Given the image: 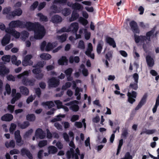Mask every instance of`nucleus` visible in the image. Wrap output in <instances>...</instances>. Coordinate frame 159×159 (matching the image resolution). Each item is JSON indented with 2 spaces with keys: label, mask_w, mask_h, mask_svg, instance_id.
Segmentation results:
<instances>
[{
  "label": "nucleus",
  "mask_w": 159,
  "mask_h": 159,
  "mask_svg": "<svg viewBox=\"0 0 159 159\" xmlns=\"http://www.w3.org/2000/svg\"><path fill=\"white\" fill-rule=\"evenodd\" d=\"M73 71V70L72 69L69 68L66 70L64 73L66 74V76H68V75H71Z\"/></svg>",
  "instance_id": "obj_57"
},
{
  "label": "nucleus",
  "mask_w": 159,
  "mask_h": 159,
  "mask_svg": "<svg viewBox=\"0 0 159 159\" xmlns=\"http://www.w3.org/2000/svg\"><path fill=\"white\" fill-rule=\"evenodd\" d=\"M82 91V89L78 87H76L75 89V95L77 97L76 99L78 100H80L81 98L80 93V92Z\"/></svg>",
  "instance_id": "obj_31"
},
{
  "label": "nucleus",
  "mask_w": 159,
  "mask_h": 159,
  "mask_svg": "<svg viewBox=\"0 0 159 159\" xmlns=\"http://www.w3.org/2000/svg\"><path fill=\"white\" fill-rule=\"evenodd\" d=\"M129 25L135 34L139 33V30L138 27L137 23L134 21H131Z\"/></svg>",
  "instance_id": "obj_16"
},
{
  "label": "nucleus",
  "mask_w": 159,
  "mask_h": 159,
  "mask_svg": "<svg viewBox=\"0 0 159 159\" xmlns=\"http://www.w3.org/2000/svg\"><path fill=\"white\" fill-rule=\"evenodd\" d=\"M9 72V69L5 66H0V75H4Z\"/></svg>",
  "instance_id": "obj_22"
},
{
  "label": "nucleus",
  "mask_w": 159,
  "mask_h": 159,
  "mask_svg": "<svg viewBox=\"0 0 159 159\" xmlns=\"http://www.w3.org/2000/svg\"><path fill=\"white\" fill-rule=\"evenodd\" d=\"M30 70L25 71L23 73L20 74L17 76V77L19 79H22V83L23 84L25 85H33L34 84L35 80H28L25 76H28Z\"/></svg>",
  "instance_id": "obj_2"
},
{
  "label": "nucleus",
  "mask_w": 159,
  "mask_h": 159,
  "mask_svg": "<svg viewBox=\"0 0 159 159\" xmlns=\"http://www.w3.org/2000/svg\"><path fill=\"white\" fill-rule=\"evenodd\" d=\"M77 47L81 49H84L85 48L84 42L82 40H80L78 43Z\"/></svg>",
  "instance_id": "obj_44"
},
{
  "label": "nucleus",
  "mask_w": 159,
  "mask_h": 159,
  "mask_svg": "<svg viewBox=\"0 0 159 159\" xmlns=\"http://www.w3.org/2000/svg\"><path fill=\"white\" fill-rule=\"evenodd\" d=\"M10 35H11L10 34L7 33L4 36L1 41L2 45L5 46L9 43L11 39Z\"/></svg>",
  "instance_id": "obj_17"
},
{
  "label": "nucleus",
  "mask_w": 159,
  "mask_h": 159,
  "mask_svg": "<svg viewBox=\"0 0 159 159\" xmlns=\"http://www.w3.org/2000/svg\"><path fill=\"white\" fill-rule=\"evenodd\" d=\"M42 105L45 107L47 106L48 108H50L54 106V103L52 101L47 102H42Z\"/></svg>",
  "instance_id": "obj_33"
},
{
  "label": "nucleus",
  "mask_w": 159,
  "mask_h": 159,
  "mask_svg": "<svg viewBox=\"0 0 159 159\" xmlns=\"http://www.w3.org/2000/svg\"><path fill=\"white\" fill-rule=\"evenodd\" d=\"M6 90L7 92V93L8 94H9L11 93V89L10 85L8 84H7L5 87Z\"/></svg>",
  "instance_id": "obj_61"
},
{
  "label": "nucleus",
  "mask_w": 159,
  "mask_h": 159,
  "mask_svg": "<svg viewBox=\"0 0 159 159\" xmlns=\"http://www.w3.org/2000/svg\"><path fill=\"white\" fill-rule=\"evenodd\" d=\"M146 100V98L144 97H143L140 103L139 104V105L137 106L136 107L135 110H138L145 103Z\"/></svg>",
  "instance_id": "obj_45"
},
{
  "label": "nucleus",
  "mask_w": 159,
  "mask_h": 159,
  "mask_svg": "<svg viewBox=\"0 0 159 159\" xmlns=\"http://www.w3.org/2000/svg\"><path fill=\"white\" fill-rule=\"evenodd\" d=\"M5 144L7 148L11 147L13 148L15 146V143L14 140H11L9 143L6 142Z\"/></svg>",
  "instance_id": "obj_41"
},
{
  "label": "nucleus",
  "mask_w": 159,
  "mask_h": 159,
  "mask_svg": "<svg viewBox=\"0 0 159 159\" xmlns=\"http://www.w3.org/2000/svg\"><path fill=\"white\" fill-rule=\"evenodd\" d=\"M138 83L134 82V83H132L130 84L129 86L130 89L132 88L134 90H136L138 88Z\"/></svg>",
  "instance_id": "obj_53"
},
{
  "label": "nucleus",
  "mask_w": 159,
  "mask_h": 159,
  "mask_svg": "<svg viewBox=\"0 0 159 159\" xmlns=\"http://www.w3.org/2000/svg\"><path fill=\"white\" fill-rule=\"evenodd\" d=\"M47 143L46 140H43L40 141L38 143V146L40 148H42L46 146Z\"/></svg>",
  "instance_id": "obj_49"
},
{
  "label": "nucleus",
  "mask_w": 159,
  "mask_h": 159,
  "mask_svg": "<svg viewBox=\"0 0 159 159\" xmlns=\"http://www.w3.org/2000/svg\"><path fill=\"white\" fill-rule=\"evenodd\" d=\"M80 70L82 71L83 75L85 76H88L89 75V72L88 70L85 68L84 65L82 64L80 66Z\"/></svg>",
  "instance_id": "obj_28"
},
{
  "label": "nucleus",
  "mask_w": 159,
  "mask_h": 159,
  "mask_svg": "<svg viewBox=\"0 0 159 159\" xmlns=\"http://www.w3.org/2000/svg\"><path fill=\"white\" fill-rule=\"evenodd\" d=\"M13 119V116L9 114H6L2 117V120L5 121H10Z\"/></svg>",
  "instance_id": "obj_23"
},
{
  "label": "nucleus",
  "mask_w": 159,
  "mask_h": 159,
  "mask_svg": "<svg viewBox=\"0 0 159 159\" xmlns=\"http://www.w3.org/2000/svg\"><path fill=\"white\" fill-rule=\"evenodd\" d=\"M70 12L71 11L70 9L68 8L64 9L62 11V14L65 16H68L70 14Z\"/></svg>",
  "instance_id": "obj_46"
},
{
  "label": "nucleus",
  "mask_w": 159,
  "mask_h": 159,
  "mask_svg": "<svg viewBox=\"0 0 159 159\" xmlns=\"http://www.w3.org/2000/svg\"><path fill=\"white\" fill-rule=\"evenodd\" d=\"M79 22L84 26H85L88 23L87 20L82 17H80L79 19Z\"/></svg>",
  "instance_id": "obj_42"
},
{
  "label": "nucleus",
  "mask_w": 159,
  "mask_h": 159,
  "mask_svg": "<svg viewBox=\"0 0 159 159\" xmlns=\"http://www.w3.org/2000/svg\"><path fill=\"white\" fill-rule=\"evenodd\" d=\"M29 35V33L26 31H24L22 32L21 33V38L22 40L25 41Z\"/></svg>",
  "instance_id": "obj_40"
},
{
  "label": "nucleus",
  "mask_w": 159,
  "mask_h": 159,
  "mask_svg": "<svg viewBox=\"0 0 159 159\" xmlns=\"http://www.w3.org/2000/svg\"><path fill=\"white\" fill-rule=\"evenodd\" d=\"M26 28L29 31H34L35 39H42L45 34L44 27L38 22L33 23L30 22L25 23L18 20L12 21L9 24V27L6 29V33H9L16 38L20 36V33L14 29L16 27Z\"/></svg>",
  "instance_id": "obj_1"
},
{
  "label": "nucleus",
  "mask_w": 159,
  "mask_h": 159,
  "mask_svg": "<svg viewBox=\"0 0 159 159\" xmlns=\"http://www.w3.org/2000/svg\"><path fill=\"white\" fill-rule=\"evenodd\" d=\"M46 64V62L45 61L39 62L33 66V67L36 68L33 70L32 72L34 74L36 75V78L37 79L40 80L43 78V74L41 73V70L40 68H42Z\"/></svg>",
  "instance_id": "obj_3"
},
{
  "label": "nucleus",
  "mask_w": 159,
  "mask_h": 159,
  "mask_svg": "<svg viewBox=\"0 0 159 159\" xmlns=\"http://www.w3.org/2000/svg\"><path fill=\"white\" fill-rule=\"evenodd\" d=\"M37 16L39 17V20L40 21L46 22L48 20L47 17L41 13H39L37 14Z\"/></svg>",
  "instance_id": "obj_37"
},
{
  "label": "nucleus",
  "mask_w": 159,
  "mask_h": 159,
  "mask_svg": "<svg viewBox=\"0 0 159 159\" xmlns=\"http://www.w3.org/2000/svg\"><path fill=\"white\" fill-rule=\"evenodd\" d=\"M65 116L64 114H59L57 116V117L52 119L51 120V122H54L57 121H59L61 120L62 118H64Z\"/></svg>",
  "instance_id": "obj_35"
},
{
  "label": "nucleus",
  "mask_w": 159,
  "mask_h": 159,
  "mask_svg": "<svg viewBox=\"0 0 159 159\" xmlns=\"http://www.w3.org/2000/svg\"><path fill=\"white\" fill-rule=\"evenodd\" d=\"M35 136L37 138L42 139L45 138L46 134L41 129L39 128L36 130Z\"/></svg>",
  "instance_id": "obj_13"
},
{
  "label": "nucleus",
  "mask_w": 159,
  "mask_h": 159,
  "mask_svg": "<svg viewBox=\"0 0 159 159\" xmlns=\"http://www.w3.org/2000/svg\"><path fill=\"white\" fill-rule=\"evenodd\" d=\"M146 60L148 65L149 67L153 66L154 64L153 59L150 56L148 55L146 57Z\"/></svg>",
  "instance_id": "obj_20"
},
{
  "label": "nucleus",
  "mask_w": 159,
  "mask_h": 159,
  "mask_svg": "<svg viewBox=\"0 0 159 159\" xmlns=\"http://www.w3.org/2000/svg\"><path fill=\"white\" fill-rule=\"evenodd\" d=\"M62 18L58 15H55L52 18V21L54 23H58L62 21Z\"/></svg>",
  "instance_id": "obj_24"
},
{
  "label": "nucleus",
  "mask_w": 159,
  "mask_h": 159,
  "mask_svg": "<svg viewBox=\"0 0 159 159\" xmlns=\"http://www.w3.org/2000/svg\"><path fill=\"white\" fill-rule=\"evenodd\" d=\"M16 127V125L14 124L11 123V126L10 128V131L11 133H13L14 130L15 129Z\"/></svg>",
  "instance_id": "obj_59"
},
{
  "label": "nucleus",
  "mask_w": 159,
  "mask_h": 159,
  "mask_svg": "<svg viewBox=\"0 0 159 159\" xmlns=\"http://www.w3.org/2000/svg\"><path fill=\"white\" fill-rule=\"evenodd\" d=\"M68 60L66 57L65 56H62L58 61V63L59 65H63L65 63L67 64Z\"/></svg>",
  "instance_id": "obj_25"
},
{
  "label": "nucleus",
  "mask_w": 159,
  "mask_h": 159,
  "mask_svg": "<svg viewBox=\"0 0 159 159\" xmlns=\"http://www.w3.org/2000/svg\"><path fill=\"white\" fill-rule=\"evenodd\" d=\"M123 143V140L122 139H121L119 141V145H118V148H117V152H116V154L117 155H118L119 154L120 150L121 148V147Z\"/></svg>",
  "instance_id": "obj_51"
},
{
  "label": "nucleus",
  "mask_w": 159,
  "mask_h": 159,
  "mask_svg": "<svg viewBox=\"0 0 159 159\" xmlns=\"http://www.w3.org/2000/svg\"><path fill=\"white\" fill-rule=\"evenodd\" d=\"M15 138L17 144L19 146H21L23 144V142L21 140V137L20 134V131L19 130L16 131L14 134Z\"/></svg>",
  "instance_id": "obj_9"
},
{
  "label": "nucleus",
  "mask_w": 159,
  "mask_h": 159,
  "mask_svg": "<svg viewBox=\"0 0 159 159\" xmlns=\"http://www.w3.org/2000/svg\"><path fill=\"white\" fill-rule=\"evenodd\" d=\"M156 131L155 129H151V130H145L141 132L140 133L141 134H142L143 133H146L147 134H152Z\"/></svg>",
  "instance_id": "obj_47"
},
{
  "label": "nucleus",
  "mask_w": 159,
  "mask_h": 159,
  "mask_svg": "<svg viewBox=\"0 0 159 159\" xmlns=\"http://www.w3.org/2000/svg\"><path fill=\"white\" fill-rule=\"evenodd\" d=\"M48 83L50 87H55L59 85V80L56 79L55 78H52L49 80Z\"/></svg>",
  "instance_id": "obj_14"
},
{
  "label": "nucleus",
  "mask_w": 159,
  "mask_h": 159,
  "mask_svg": "<svg viewBox=\"0 0 159 159\" xmlns=\"http://www.w3.org/2000/svg\"><path fill=\"white\" fill-rule=\"evenodd\" d=\"M11 61L13 64L17 66H19L21 63L20 60H17V57L15 55H13L12 56Z\"/></svg>",
  "instance_id": "obj_27"
},
{
  "label": "nucleus",
  "mask_w": 159,
  "mask_h": 159,
  "mask_svg": "<svg viewBox=\"0 0 159 159\" xmlns=\"http://www.w3.org/2000/svg\"><path fill=\"white\" fill-rule=\"evenodd\" d=\"M84 31L85 32V39L86 40H88L89 39L90 37V32H87L86 29H85L84 30Z\"/></svg>",
  "instance_id": "obj_56"
},
{
  "label": "nucleus",
  "mask_w": 159,
  "mask_h": 159,
  "mask_svg": "<svg viewBox=\"0 0 159 159\" xmlns=\"http://www.w3.org/2000/svg\"><path fill=\"white\" fill-rule=\"evenodd\" d=\"M133 55L134 58L136 59H138L140 57L139 54L136 52V50L135 49V48H134Z\"/></svg>",
  "instance_id": "obj_64"
},
{
  "label": "nucleus",
  "mask_w": 159,
  "mask_h": 159,
  "mask_svg": "<svg viewBox=\"0 0 159 159\" xmlns=\"http://www.w3.org/2000/svg\"><path fill=\"white\" fill-rule=\"evenodd\" d=\"M11 10V8L10 7L5 8L3 11V13L4 14H9L10 16H11V12H10Z\"/></svg>",
  "instance_id": "obj_50"
},
{
  "label": "nucleus",
  "mask_w": 159,
  "mask_h": 159,
  "mask_svg": "<svg viewBox=\"0 0 159 159\" xmlns=\"http://www.w3.org/2000/svg\"><path fill=\"white\" fill-rule=\"evenodd\" d=\"M40 58L43 60H48L51 58V56L49 54L46 53H44L40 55Z\"/></svg>",
  "instance_id": "obj_32"
},
{
  "label": "nucleus",
  "mask_w": 159,
  "mask_h": 159,
  "mask_svg": "<svg viewBox=\"0 0 159 159\" xmlns=\"http://www.w3.org/2000/svg\"><path fill=\"white\" fill-rule=\"evenodd\" d=\"M11 95L14 97L11 100V103L14 104L16 101L19 99L21 97V94L20 93H16V90L15 89H13L12 91Z\"/></svg>",
  "instance_id": "obj_11"
},
{
  "label": "nucleus",
  "mask_w": 159,
  "mask_h": 159,
  "mask_svg": "<svg viewBox=\"0 0 159 159\" xmlns=\"http://www.w3.org/2000/svg\"><path fill=\"white\" fill-rule=\"evenodd\" d=\"M57 44V43L56 42L52 43H48L46 45V41H44L41 44L40 48L41 50L43 51L45 50L46 51H48L56 47Z\"/></svg>",
  "instance_id": "obj_7"
},
{
  "label": "nucleus",
  "mask_w": 159,
  "mask_h": 159,
  "mask_svg": "<svg viewBox=\"0 0 159 159\" xmlns=\"http://www.w3.org/2000/svg\"><path fill=\"white\" fill-rule=\"evenodd\" d=\"M26 119L28 120L33 121L35 120V117L34 114H29L27 116Z\"/></svg>",
  "instance_id": "obj_48"
},
{
  "label": "nucleus",
  "mask_w": 159,
  "mask_h": 159,
  "mask_svg": "<svg viewBox=\"0 0 159 159\" xmlns=\"http://www.w3.org/2000/svg\"><path fill=\"white\" fill-rule=\"evenodd\" d=\"M67 0H55L54 2V3H59L64 4L66 3Z\"/></svg>",
  "instance_id": "obj_60"
},
{
  "label": "nucleus",
  "mask_w": 159,
  "mask_h": 159,
  "mask_svg": "<svg viewBox=\"0 0 159 159\" xmlns=\"http://www.w3.org/2000/svg\"><path fill=\"white\" fill-rule=\"evenodd\" d=\"M67 37V34H64L61 36H57V39L59 41L61 42H63L66 40Z\"/></svg>",
  "instance_id": "obj_34"
},
{
  "label": "nucleus",
  "mask_w": 159,
  "mask_h": 159,
  "mask_svg": "<svg viewBox=\"0 0 159 159\" xmlns=\"http://www.w3.org/2000/svg\"><path fill=\"white\" fill-rule=\"evenodd\" d=\"M29 125V122H28L26 121L24 122L20 125H19V126L21 129H24L27 127Z\"/></svg>",
  "instance_id": "obj_55"
},
{
  "label": "nucleus",
  "mask_w": 159,
  "mask_h": 159,
  "mask_svg": "<svg viewBox=\"0 0 159 159\" xmlns=\"http://www.w3.org/2000/svg\"><path fill=\"white\" fill-rule=\"evenodd\" d=\"M55 103L57 105V107L58 108H61L63 105H62V103L59 100H56L55 101Z\"/></svg>",
  "instance_id": "obj_62"
},
{
  "label": "nucleus",
  "mask_w": 159,
  "mask_h": 159,
  "mask_svg": "<svg viewBox=\"0 0 159 159\" xmlns=\"http://www.w3.org/2000/svg\"><path fill=\"white\" fill-rule=\"evenodd\" d=\"M121 159H132V157L129 152H127L125 155V157Z\"/></svg>",
  "instance_id": "obj_58"
},
{
  "label": "nucleus",
  "mask_w": 159,
  "mask_h": 159,
  "mask_svg": "<svg viewBox=\"0 0 159 159\" xmlns=\"http://www.w3.org/2000/svg\"><path fill=\"white\" fill-rule=\"evenodd\" d=\"M10 59L11 57L9 55H4L2 58V60L5 63L9 62L10 61Z\"/></svg>",
  "instance_id": "obj_43"
},
{
  "label": "nucleus",
  "mask_w": 159,
  "mask_h": 159,
  "mask_svg": "<svg viewBox=\"0 0 159 159\" xmlns=\"http://www.w3.org/2000/svg\"><path fill=\"white\" fill-rule=\"evenodd\" d=\"M20 92L24 95H28L29 91L27 88L24 86H21L20 88Z\"/></svg>",
  "instance_id": "obj_36"
},
{
  "label": "nucleus",
  "mask_w": 159,
  "mask_h": 159,
  "mask_svg": "<svg viewBox=\"0 0 159 159\" xmlns=\"http://www.w3.org/2000/svg\"><path fill=\"white\" fill-rule=\"evenodd\" d=\"M48 151L50 154H54L57 151V148L55 146H50L48 148Z\"/></svg>",
  "instance_id": "obj_26"
},
{
  "label": "nucleus",
  "mask_w": 159,
  "mask_h": 159,
  "mask_svg": "<svg viewBox=\"0 0 159 159\" xmlns=\"http://www.w3.org/2000/svg\"><path fill=\"white\" fill-rule=\"evenodd\" d=\"M21 154L23 156H26L30 159L32 158V156L30 151L25 148H23L21 150Z\"/></svg>",
  "instance_id": "obj_18"
},
{
  "label": "nucleus",
  "mask_w": 159,
  "mask_h": 159,
  "mask_svg": "<svg viewBox=\"0 0 159 159\" xmlns=\"http://www.w3.org/2000/svg\"><path fill=\"white\" fill-rule=\"evenodd\" d=\"M33 56L31 54L27 55L23 58L22 61V65L24 66H31L33 65V62L31 60Z\"/></svg>",
  "instance_id": "obj_8"
},
{
  "label": "nucleus",
  "mask_w": 159,
  "mask_h": 159,
  "mask_svg": "<svg viewBox=\"0 0 159 159\" xmlns=\"http://www.w3.org/2000/svg\"><path fill=\"white\" fill-rule=\"evenodd\" d=\"M69 60L70 62L71 63H73L74 62L77 63L80 61V58L78 56L74 57L73 56H71L69 57Z\"/></svg>",
  "instance_id": "obj_29"
},
{
  "label": "nucleus",
  "mask_w": 159,
  "mask_h": 159,
  "mask_svg": "<svg viewBox=\"0 0 159 159\" xmlns=\"http://www.w3.org/2000/svg\"><path fill=\"white\" fill-rule=\"evenodd\" d=\"M79 17V14L76 11L74 10L72 12L71 17L69 19V21L72 22L74 21L77 19Z\"/></svg>",
  "instance_id": "obj_21"
},
{
  "label": "nucleus",
  "mask_w": 159,
  "mask_h": 159,
  "mask_svg": "<svg viewBox=\"0 0 159 159\" xmlns=\"http://www.w3.org/2000/svg\"><path fill=\"white\" fill-rule=\"evenodd\" d=\"M33 132L32 129H31L29 130L24 135V138H26L31 135Z\"/></svg>",
  "instance_id": "obj_63"
},
{
  "label": "nucleus",
  "mask_w": 159,
  "mask_h": 159,
  "mask_svg": "<svg viewBox=\"0 0 159 159\" xmlns=\"http://www.w3.org/2000/svg\"><path fill=\"white\" fill-rule=\"evenodd\" d=\"M103 43V41L102 40L99 41L98 43L97 47V52L98 54H100L101 52Z\"/></svg>",
  "instance_id": "obj_38"
},
{
  "label": "nucleus",
  "mask_w": 159,
  "mask_h": 159,
  "mask_svg": "<svg viewBox=\"0 0 159 159\" xmlns=\"http://www.w3.org/2000/svg\"><path fill=\"white\" fill-rule=\"evenodd\" d=\"M93 51V46L91 43H89L88 46V48L87 50L85 52L86 54L88 56L90 57L91 58L94 59V53H92L91 52Z\"/></svg>",
  "instance_id": "obj_15"
},
{
  "label": "nucleus",
  "mask_w": 159,
  "mask_h": 159,
  "mask_svg": "<svg viewBox=\"0 0 159 159\" xmlns=\"http://www.w3.org/2000/svg\"><path fill=\"white\" fill-rule=\"evenodd\" d=\"M79 103H74L72 104L70 106V109L74 111H78L79 109V106L78 105Z\"/></svg>",
  "instance_id": "obj_39"
},
{
  "label": "nucleus",
  "mask_w": 159,
  "mask_h": 159,
  "mask_svg": "<svg viewBox=\"0 0 159 159\" xmlns=\"http://www.w3.org/2000/svg\"><path fill=\"white\" fill-rule=\"evenodd\" d=\"M105 41L107 43L113 48H115L116 47V43L113 38L109 37H107L105 39Z\"/></svg>",
  "instance_id": "obj_19"
},
{
  "label": "nucleus",
  "mask_w": 159,
  "mask_h": 159,
  "mask_svg": "<svg viewBox=\"0 0 159 159\" xmlns=\"http://www.w3.org/2000/svg\"><path fill=\"white\" fill-rule=\"evenodd\" d=\"M11 16L12 17H14L16 16H20L22 13V11L20 8H18L17 9H16L15 11L11 12Z\"/></svg>",
  "instance_id": "obj_30"
},
{
  "label": "nucleus",
  "mask_w": 159,
  "mask_h": 159,
  "mask_svg": "<svg viewBox=\"0 0 159 159\" xmlns=\"http://www.w3.org/2000/svg\"><path fill=\"white\" fill-rule=\"evenodd\" d=\"M154 30H153L147 32L146 33V36H137L136 35H134L135 40L136 43H147L150 41V37L154 33Z\"/></svg>",
  "instance_id": "obj_4"
},
{
  "label": "nucleus",
  "mask_w": 159,
  "mask_h": 159,
  "mask_svg": "<svg viewBox=\"0 0 159 159\" xmlns=\"http://www.w3.org/2000/svg\"><path fill=\"white\" fill-rule=\"evenodd\" d=\"M76 153L75 154L74 153V151L73 149L71 148L70 151H68L67 152V156L68 158H70L71 157H75V159H79L78 155L80 156V159H83L84 155L83 154H80V151L78 148H77L75 150Z\"/></svg>",
  "instance_id": "obj_6"
},
{
  "label": "nucleus",
  "mask_w": 159,
  "mask_h": 159,
  "mask_svg": "<svg viewBox=\"0 0 159 159\" xmlns=\"http://www.w3.org/2000/svg\"><path fill=\"white\" fill-rule=\"evenodd\" d=\"M67 5L68 6L72 7L74 10H82L83 9L82 6L77 2L73 3L72 2H68L67 3Z\"/></svg>",
  "instance_id": "obj_12"
},
{
  "label": "nucleus",
  "mask_w": 159,
  "mask_h": 159,
  "mask_svg": "<svg viewBox=\"0 0 159 159\" xmlns=\"http://www.w3.org/2000/svg\"><path fill=\"white\" fill-rule=\"evenodd\" d=\"M71 84L70 82H67L64 85H63L62 88V89L63 90H66L71 86Z\"/></svg>",
  "instance_id": "obj_52"
},
{
  "label": "nucleus",
  "mask_w": 159,
  "mask_h": 159,
  "mask_svg": "<svg viewBox=\"0 0 159 159\" xmlns=\"http://www.w3.org/2000/svg\"><path fill=\"white\" fill-rule=\"evenodd\" d=\"M79 116L77 115H73L71 118L70 120L72 122H74L77 120L79 119Z\"/></svg>",
  "instance_id": "obj_54"
},
{
  "label": "nucleus",
  "mask_w": 159,
  "mask_h": 159,
  "mask_svg": "<svg viewBox=\"0 0 159 159\" xmlns=\"http://www.w3.org/2000/svg\"><path fill=\"white\" fill-rule=\"evenodd\" d=\"M79 24L77 22L72 23L68 28H62L60 30L57 31V33H61L64 32H71L72 33H76L79 29Z\"/></svg>",
  "instance_id": "obj_5"
},
{
  "label": "nucleus",
  "mask_w": 159,
  "mask_h": 159,
  "mask_svg": "<svg viewBox=\"0 0 159 159\" xmlns=\"http://www.w3.org/2000/svg\"><path fill=\"white\" fill-rule=\"evenodd\" d=\"M129 91L130 90H129L127 93L128 101L130 103L132 104L135 101L134 98H135L136 97V93L134 91H133L131 92H129Z\"/></svg>",
  "instance_id": "obj_10"
}]
</instances>
